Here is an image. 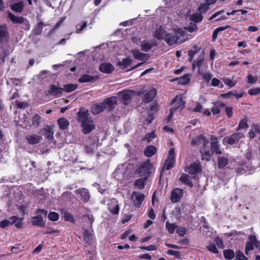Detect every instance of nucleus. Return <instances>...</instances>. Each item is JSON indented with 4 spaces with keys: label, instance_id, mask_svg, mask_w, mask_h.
Masks as SVG:
<instances>
[{
    "label": "nucleus",
    "instance_id": "56",
    "mask_svg": "<svg viewBox=\"0 0 260 260\" xmlns=\"http://www.w3.org/2000/svg\"><path fill=\"white\" fill-rule=\"evenodd\" d=\"M207 249L208 251H211L213 253H217L218 252L215 244H210L207 247Z\"/></svg>",
    "mask_w": 260,
    "mask_h": 260
},
{
    "label": "nucleus",
    "instance_id": "52",
    "mask_svg": "<svg viewBox=\"0 0 260 260\" xmlns=\"http://www.w3.org/2000/svg\"><path fill=\"white\" fill-rule=\"evenodd\" d=\"M175 160L167 159L166 162V165L163 169L169 170L172 169L174 165Z\"/></svg>",
    "mask_w": 260,
    "mask_h": 260
},
{
    "label": "nucleus",
    "instance_id": "59",
    "mask_svg": "<svg viewBox=\"0 0 260 260\" xmlns=\"http://www.w3.org/2000/svg\"><path fill=\"white\" fill-rule=\"evenodd\" d=\"M155 138V134L153 132L146 135L145 139L149 142L152 141Z\"/></svg>",
    "mask_w": 260,
    "mask_h": 260
},
{
    "label": "nucleus",
    "instance_id": "31",
    "mask_svg": "<svg viewBox=\"0 0 260 260\" xmlns=\"http://www.w3.org/2000/svg\"><path fill=\"white\" fill-rule=\"evenodd\" d=\"M131 63L132 59L129 57H126L121 61H119L118 64L120 68L124 69L127 68Z\"/></svg>",
    "mask_w": 260,
    "mask_h": 260
},
{
    "label": "nucleus",
    "instance_id": "10",
    "mask_svg": "<svg viewBox=\"0 0 260 260\" xmlns=\"http://www.w3.org/2000/svg\"><path fill=\"white\" fill-rule=\"evenodd\" d=\"M8 17L13 23H25L27 25V29L30 28V25L28 21L22 16H17L11 12L8 13Z\"/></svg>",
    "mask_w": 260,
    "mask_h": 260
},
{
    "label": "nucleus",
    "instance_id": "8",
    "mask_svg": "<svg viewBox=\"0 0 260 260\" xmlns=\"http://www.w3.org/2000/svg\"><path fill=\"white\" fill-rule=\"evenodd\" d=\"M185 104L186 103L183 100L181 95H177L171 102L172 107L171 109V112L172 113L173 111L178 109H183Z\"/></svg>",
    "mask_w": 260,
    "mask_h": 260
},
{
    "label": "nucleus",
    "instance_id": "39",
    "mask_svg": "<svg viewBox=\"0 0 260 260\" xmlns=\"http://www.w3.org/2000/svg\"><path fill=\"white\" fill-rule=\"evenodd\" d=\"M78 85L75 84H68L63 86V91L71 92L77 89Z\"/></svg>",
    "mask_w": 260,
    "mask_h": 260
},
{
    "label": "nucleus",
    "instance_id": "63",
    "mask_svg": "<svg viewBox=\"0 0 260 260\" xmlns=\"http://www.w3.org/2000/svg\"><path fill=\"white\" fill-rule=\"evenodd\" d=\"M168 159L175 160V151L174 148H171L170 150Z\"/></svg>",
    "mask_w": 260,
    "mask_h": 260
},
{
    "label": "nucleus",
    "instance_id": "29",
    "mask_svg": "<svg viewBox=\"0 0 260 260\" xmlns=\"http://www.w3.org/2000/svg\"><path fill=\"white\" fill-rule=\"evenodd\" d=\"M155 44L151 42L144 40L141 44V50L147 52L151 49L153 46H155Z\"/></svg>",
    "mask_w": 260,
    "mask_h": 260
},
{
    "label": "nucleus",
    "instance_id": "35",
    "mask_svg": "<svg viewBox=\"0 0 260 260\" xmlns=\"http://www.w3.org/2000/svg\"><path fill=\"white\" fill-rule=\"evenodd\" d=\"M198 72L203 79L207 82H209L213 77V75L209 72L201 71L200 70H198Z\"/></svg>",
    "mask_w": 260,
    "mask_h": 260
},
{
    "label": "nucleus",
    "instance_id": "46",
    "mask_svg": "<svg viewBox=\"0 0 260 260\" xmlns=\"http://www.w3.org/2000/svg\"><path fill=\"white\" fill-rule=\"evenodd\" d=\"M248 126H249L247 123V120L246 119H243L240 121L237 129L238 131L242 129H246Z\"/></svg>",
    "mask_w": 260,
    "mask_h": 260
},
{
    "label": "nucleus",
    "instance_id": "38",
    "mask_svg": "<svg viewBox=\"0 0 260 260\" xmlns=\"http://www.w3.org/2000/svg\"><path fill=\"white\" fill-rule=\"evenodd\" d=\"M88 25V23L86 21H82L81 23L78 24L76 27V33L80 34L82 31Z\"/></svg>",
    "mask_w": 260,
    "mask_h": 260
},
{
    "label": "nucleus",
    "instance_id": "27",
    "mask_svg": "<svg viewBox=\"0 0 260 260\" xmlns=\"http://www.w3.org/2000/svg\"><path fill=\"white\" fill-rule=\"evenodd\" d=\"M44 131L45 136L48 140H50L53 139L54 131L52 126L47 125L44 128Z\"/></svg>",
    "mask_w": 260,
    "mask_h": 260
},
{
    "label": "nucleus",
    "instance_id": "40",
    "mask_svg": "<svg viewBox=\"0 0 260 260\" xmlns=\"http://www.w3.org/2000/svg\"><path fill=\"white\" fill-rule=\"evenodd\" d=\"M228 163V159L225 157L219 156L218 158V167L219 169L224 167Z\"/></svg>",
    "mask_w": 260,
    "mask_h": 260
},
{
    "label": "nucleus",
    "instance_id": "20",
    "mask_svg": "<svg viewBox=\"0 0 260 260\" xmlns=\"http://www.w3.org/2000/svg\"><path fill=\"white\" fill-rule=\"evenodd\" d=\"M105 110L103 102L100 103L94 104L91 108V112L96 115Z\"/></svg>",
    "mask_w": 260,
    "mask_h": 260
},
{
    "label": "nucleus",
    "instance_id": "61",
    "mask_svg": "<svg viewBox=\"0 0 260 260\" xmlns=\"http://www.w3.org/2000/svg\"><path fill=\"white\" fill-rule=\"evenodd\" d=\"M257 81V78L256 77H254L251 75L249 74L247 76V82L251 84H254L256 83Z\"/></svg>",
    "mask_w": 260,
    "mask_h": 260
},
{
    "label": "nucleus",
    "instance_id": "19",
    "mask_svg": "<svg viewBox=\"0 0 260 260\" xmlns=\"http://www.w3.org/2000/svg\"><path fill=\"white\" fill-rule=\"evenodd\" d=\"M114 70V67L110 63H102L99 67V70L104 73L110 74Z\"/></svg>",
    "mask_w": 260,
    "mask_h": 260
},
{
    "label": "nucleus",
    "instance_id": "37",
    "mask_svg": "<svg viewBox=\"0 0 260 260\" xmlns=\"http://www.w3.org/2000/svg\"><path fill=\"white\" fill-rule=\"evenodd\" d=\"M202 14L199 11L193 13L190 17V19L193 21L197 23L201 22L203 19Z\"/></svg>",
    "mask_w": 260,
    "mask_h": 260
},
{
    "label": "nucleus",
    "instance_id": "25",
    "mask_svg": "<svg viewBox=\"0 0 260 260\" xmlns=\"http://www.w3.org/2000/svg\"><path fill=\"white\" fill-rule=\"evenodd\" d=\"M179 180L182 183L189 186V187H192L193 186V183L191 181V178L188 175L186 174H182L181 177L179 178Z\"/></svg>",
    "mask_w": 260,
    "mask_h": 260
},
{
    "label": "nucleus",
    "instance_id": "32",
    "mask_svg": "<svg viewBox=\"0 0 260 260\" xmlns=\"http://www.w3.org/2000/svg\"><path fill=\"white\" fill-rule=\"evenodd\" d=\"M57 123L59 125V128L62 130L67 129L69 124L68 120L64 118H59L57 120Z\"/></svg>",
    "mask_w": 260,
    "mask_h": 260
},
{
    "label": "nucleus",
    "instance_id": "4",
    "mask_svg": "<svg viewBox=\"0 0 260 260\" xmlns=\"http://www.w3.org/2000/svg\"><path fill=\"white\" fill-rule=\"evenodd\" d=\"M152 165L150 164L149 160L141 164L138 168L137 173L142 177L144 178L148 177L151 172L152 169Z\"/></svg>",
    "mask_w": 260,
    "mask_h": 260
},
{
    "label": "nucleus",
    "instance_id": "44",
    "mask_svg": "<svg viewBox=\"0 0 260 260\" xmlns=\"http://www.w3.org/2000/svg\"><path fill=\"white\" fill-rule=\"evenodd\" d=\"M224 257L226 259H231L235 256L234 251L231 249L224 250L223 251Z\"/></svg>",
    "mask_w": 260,
    "mask_h": 260
},
{
    "label": "nucleus",
    "instance_id": "30",
    "mask_svg": "<svg viewBox=\"0 0 260 260\" xmlns=\"http://www.w3.org/2000/svg\"><path fill=\"white\" fill-rule=\"evenodd\" d=\"M32 224L41 227L44 226L45 224L43 218L40 215L35 216L32 219Z\"/></svg>",
    "mask_w": 260,
    "mask_h": 260
},
{
    "label": "nucleus",
    "instance_id": "42",
    "mask_svg": "<svg viewBox=\"0 0 260 260\" xmlns=\"http://www.w3.org/2000/svg\"><path fill=\"white\" fill-rule=\"evenodd\" d=\"M44 26V25L43 22L40 21L38 22L37 26L33 29L34 34L36 35H40L42 31Z\"/></svg>",
    "mask_w": 260,
    "mask_h": 260
},
{
    "label": "nucleus",
    "instance_id": "49",
    "mask_svg": "<svg viewBox=\"0 0 260 260\" xmlns=\"http://www.w3.org/2000/svg\"><path fill=\"white\" fill-rule=\"evenodd\" d=\"M190 81V78L188 74L184 75L181 78L179 79L178 82L181 84H186Z\"/></svg>",
    "mask_w": 260,
    "mask_h": 260
},
{
    "label": "nucleus",
    "instance_id": "5",
    "mask_svg": "<svg viewBox=\"0 0 260 260\" xmlns=\"http://www.w3.org/2000/svg\"><path fill=\"white\" fill-rule=\"evenodd\" d=\"M186 172H188L192 176L193 178H198L201 175L202 168L199 162H193L185 169Z\"/></svg>",
    "mask_w": 260,
    "mask_h": 260
},
{
    "label": "nucleus",
    "instance_id": "23",
    "mask_svg": "<svg viewBox=\"0 0 260 260\" xmlns=\"http://www.w3.org/2000/svg\"><path fill=\"white\" fill-rule=\"evenodd\" d=\"M84 240L88 244H91L94 241V236L93 231H90L84 230Z\"/></svg>",
    "mask_w": 260,
    "mask_h": 260
},
{
    "label": "nucleus",
    "instance_id": "50",
    "mask_svg": "<svg viewBox=\"0 0 260 260\" xmlns=\"http://www.w3.org/2000/svg\"><path fill=\"white\" fill-rule=\"evenodd\" d=\"M7 52L4 48H0V62L3 63L5 61V58L8 55Z\"/></svg>",
    "mask_w": 260,
    "mask_h": 260
},
{
    "label": "nucleus",
    "instance_id": "53",
    "mask_svg": "<svg viewBox=\"0 0 260 260\" xmlns=\"http://www.w3.org/2000/svg\"><path fill=\"white\" fill-rule=\"evenodd\" d=\"M248 93L250 95H256L260 93V88L256 87L255 88L250 89Z\"/></svg>",
    "mask_w": 260,
    "mask_h": 260
},
{
    "label": "nucleus",
    "instance_id": "41",
    "mask_svg": "<svg viewBox=\"0 0 260 260\" xmlns=\"http://www.w3.org/2000/svg\"><path fill=\"white\" fill-rule=\"evenodd\" d=\"M204 59V55H201L200 58L198 60H194L192 65V69L194 70L197 66L199 69L202 66Z\"/></svg>",
    "mask_w": 260,
    "mask_h": 260
},
{
    "label": "nucleus",
    "instance_id": "1",
    "mask_svg": "<svg viewBox=\"0 0 260 260\" xmlns=\"http://www.w3.org/2000/svg\"><path fill=\"white\" fill-rule=\"evenodd\" d=\"M78 120L81 122L83 128V133L84 134L90 133L95 128V124L92 118L89 117L87 110L80 109L78 112Z\"/></svg>",
    "mask_w": 260,
    "mask_h": 260
},
{
    "label": "nucleus",
    "instance_id": "62",
    "mask_svg": "<svg viewBox=\"0 0 260 260\" xmlns=\"http://www.w3.org/2000/svg\"><path fill=\"white\" fill-rule=\"evenodd\" d=\"M136 18H134L133 19H129L128 20L123 21L120 24V25L123 26L131 25L133 24V20H136Z\"/></svg>",
    "mask_w": 260,
    "mask_h": 260
},
{
    "label": "nucleus",
    "instance_id": "18",
    "mask_svg": "<svg viewBox=\"0 0 260 260\" xmlns=\"http://www.w3.org/2000/svg\"><path fill=\"white\" fill-rule=\"evenodd\" d=\"M99 78L98 76H91L88 74H83L78 79L80 83L94 82Z\"/></svg>",
    "mask_w": 260,
    "mask_h": 260
},
{
    "label": "nucleus",
    "instance_id": "45",
    "mask_svg": "<svg viewBox=\"0 0 260 260\" xmlns=\"http://www.w3.org/2000/svg\"><path fill=\"white\" fill-rule=\"evenodd\" d=\"M166 228L167 229L169 233L172 234L174 233L176 226L175 224L170 223L169 221H167L166 223Z\"/></svg>",
    "mask_w": 260,
    "mask_h": 260
},
{
    "label": "nucleus",
    "instance_id": "12",
    "mask_svg": "<svg viewBox=\"0 0 260 260\" xmlns=\"http://www.w3.org/2000/svg\"><path fill=\"white\" fill-rule=\"evenodd\" d=\"M77 194L80 195V200L85 203L88 202L90 199V195L89 191L85 188H81L75 190Z\"/></svg>",
    "mask_w": 260,
    "mask_h": 260
},
{
    "label": "nucleus",
    "instance_id": "58",
    "mask_svg": "<svg viewBox=\"0 0 260 260\" xmlns=\"http://www.w3.org/2000/svg\"><path fill=\"white\" fill-rule=\"evenodd\" d=\"M215 244L218 246V248H223L224 246H223V242H222V240L219 237H216L215 239Z\"/></svg>",
    "mask_w": 260,
    "mask_h": 260
},
{
    "label": "nucleus",
    "instance_id": "55",
    "mask_svg": "<svg viewBox=\"0 0 260 260\" xmlns=\"http://www.w3.org/2000/svg\"><path fill=\"white\" fill-rule=\"evenodd\" d=\"M194 48L196 49L195 51L190 50L188 51V55L189 56L188 61L191 62L193 60V57L195 54L198 52L197 47L196 46H194Z\"/></svg>",
    "mask_w": 260,
    "mask_h": 260
},
{
    "label": "nucleus",
    "instance_id": "26",
    "mask_svg": "<svg viewBox=\"0 0 260 260\" xmlns=\"http://www.w3.org/2000/svg\"><path fill=\"white\" fill-rule=\"evenodd\" d=\"M24 6L23 2L21 1L12 4L11 6V9L17 13H21L23 10Z\"/></svg>",
    "mask_w": 260,
    "mask_h": 260
},
{
    "label": "nucleus",
    "instance_id": "24",
    "mask_svg": "<svg viewBox=\"0 0 260 260\" xmlns=\"http://www.w3.org/2000/svg\"><path fill=\"white\" fill-rule=\"evenodd\" d=\"M166 34V30L161 26L154 31L153 36L157 40H164Z\"/></svg>",
    "mask_w": 260,
    "mask_h": 260
},
{
    "label": "nucleus",
    "instance_id": "15",
    "mask_svg": "<svg viewBox=\"0 0 260 260\" xmlns=\"http://www.w3.org/2000/svg\"><path fill=\"white\" fill-rule=\"evenodd\" d=\"M103 103L105 107V110L110 111L113 109L116 106L117 104V99L115 96H112L106 99L103 102Z\"/></svg>",
    "mask_w": 260,
    "mask_h": 260
},
{
    "label": "nucleus",
    "instance_id": "9",
    "mask_svg": "<svg viewBox=\"0 0 260 260\" xmlns=\"http://www.w3.org/2000/svg\"><path fill=\"white\" fill-rule=\"evenodd\" d=\"M248 239L249 241L246 242L245 246V251L246 254H248L249 251L253 250L254 246L257 247L259 245V242L255 236L250 235Z\"/></svg>",
    "mask_w": 260,
    "mask_h": 260
},
{
    "label": "nucleus",
    "instance_id": "11",
    "mask_svg": "<svg viewBox=\"0 0 260 260\" xmlns=\"http://www.w3.org/2000/svg\"><path fill=\"white\" fill-rule=\"evenodd\" d=\"M144 195L139 192L134 191L131 196V199L134 205L137 208L140 207L144 199Z\"/></svg>",
    "mask_w": 260,
    "mask_h": 260
},
{
    "label": "nucleus",
    "instance_id": "3",
    "mask_svg": "<svg viewBox=\"0 0 260 260\" xmlns=\"http://www.w3.org/2000/svg\"><path fill=\"white\" fill-rule=\"evenodd\" d=\"M186 39L185 31L182 28L175 29L174 33H167L164 38L165 42L169 45H173L176 43L181 44Z\"/></svg>",
    "mask_w": 260,
    "mask_h": 260
},
{
    "label": "nucleus",
    "instance_id": "34",
    "mask_svg": "<svg viewBox=\"0 0 260 260\" xmlns=\"http://www.w3.org/2000/svg\"><path fill=\"white\" fill-rule=\"evenodd\" d=\"M134 57L141 60H145L147 58V54L141 52L139 50H134L133 52Z\"/></svg>",
    "mask_w": 260,
    "mask_h": 260
},
{
    "label": "nucleus",
    "instance_id": "14",
    "mask_svg": "<svg viewBox=\"0 0 260 260\" xmlns=\"http://www.w3.org/2000/svg\"><path fill=\"white\" fill-rule=\"evenodd\" d=\"M183 190L179 188H174L171 194L170 199L173 203H177L183 196Z\"/></svg>",
    "mask_w": 260,
    "mask_h": 260
},
{
    "label": "nucleus",
    "instance_id": "17",
    "mask_svg": "<svg viewBox=\"0 0 260 260\" xmlns=\"http://www.w3.org/2000/svg\"><path fill=\"white\" fill-rule=\"evenodd\" d=\"M108 207L110 212L113 214H117L118 213L119 207L118 204V201L116 199H112L110 200L108 204Z\"/></svg>",
    "mask_w": 260,
    "mask_h": 260
},
{
    "label": "nucleus",
    "instance_id": "64",
    "mask_svg": "<svg viewBox=\"0 0 260 260\" xmlns=\"http://www.w3.org/2000/svg\"><path fill=\"white\" fill-rule=\"evenodd\" d=\"M176 232L179 236H183L185 235L186 230H185V228H184L183 227H181V228L177 229Z\"/></svg>",
    "mask_w": 260,
    "mask_h": 260
},
{
    "label": "nucleus",
    "instance_id": "48",
    "mask_svg": "<svg viewBox=\"0 0 260 260\" xmlns=\"http://www.w3.org/2000/svg\"><path fill=\"white\" fill-rule=\"evenodd\" d=\"M48 218L51 221H57L59 218V214L55 212H51L48 214Z\"/></svg>",
    "mask_w": 260,
    "mask_h": 260
},
{
    "label": "nucleus",
    "instance_id": "7",
    "mask_svg": "<svg viewBox=\"0 0 260 260\" xmlns=\"http://www.w3.org/2000/svg\"><path fill=\"white\" fill-rule=\"evenodd\" d=\"M134 90H127L118 93L121 102L124 105H128L131 102L132 96L135 94Z\"/></svg>",
    "mask_w": 260,
    "mask_h": 260
},
{
    "label": "nucleus",
    "instance_id": "28",
    "mask_svg": "<svg viewBox=\"0 0 260 260\" xmlns=\"http://www.w3.org/2000/svg\"><path fill=\"white\" fill-rule=\"evenodd\" d=\"M8 39V33L7 31L6 26H0V41L6 42Z\"/></svg>",
    "mask_w": 260,
    "mask_h": 260
},
{
    "label": "nucleus",
    "instance_id": "60",
    "mask_svg": "<svg viewBox=\"0 0 260 260\" xmlns=\"http://www.w3.org/2000/svg\"><path fill=\"white\" fill-rule=\"evenodd\" d=\"M95 146L94 144H90L88 146H86L85 147L86 152L87 153H93L94 152V149Z\"/></svg>",
    "mask_w": 260,
    "mask_h": 260
},
{
    "label": "nucleus",
    "instance_id": "16",
    "mask_svg": "<svg viewBox=\"0 0 260 260\" xmlns=\"http://www.w3.org/2000/svg\"><path fill=\"white\" fill-rule=\"evenodd\" d=\"M63 89L61 87H57L54 85H51L48 90V93L55 97H60L61 96Z\"/></svg>",
    "mask_w": 260,
    "mask_h": 260
},
{
    "label": "nucleus",
    "instance_id": "47",
    "mask_svg": "<svg viewBox=\"0 0 260 260\" xmlns=\"http://www.w3.org/2000/svg\"><path fill=\"white\" fill-rule=\"evenodd\" d=\"M222 80L226 85L230 87L234 86L236 84V81H232L231 79L227 78H223L222 79Z\"/></svg>",
    "mask_w": 260,
    "mask_h": 260
},
{
    "label": "nucleus",
    "instance_id": "43",
    "mask_svg": "<svg viewBox=\"0 0 260 260\" xmlns=\"http://www.w3.org/2000/svg\"><path fill=\"white\" fill-rule=\"evenodd\" d=\"M146 178H140L136 180L135 181L134 184L137 186L139 189H142L144 188L145 185V179Z\"/></svg>",
    "mask_w": 260,
    "mask_h": 260
},
{
    "label": "nucleus",
    "instance_id": "6",
    "mask_svg": "<svg viewBox=\"0 0 260 260\" xmlns=\"http://www.w3.org/2000/svg\"><path fill=\"white\" fill-rule=\"evenodd\" d=\"M244 137V135L242 133H235L230 137H225L222 140V143L224 145H233L237 143L241 139Z\"/></svg>",
    "mask_w": 260,
    "mask_h": 260
},
{
    "label": "nucleus",
    "instance_id": "36",
    "mask_svg": "<svg viewBox=\"0 0 260 260\" xmlns=\"http://www.w3.org/2000/svg\"><path fill=\"white\" fill-rule=\"evenodd\" d=\"M41 117L39 115L36 114L32 118V126L34 127H38L41 123Z\"/></svg>",
    "mask_w": 260,
    "mask_h": 260
},
{
    "label": "nucleus",
    "instance_id": "21",
    "mask_svg": "<svg viewBox=\"0 0 260 260\" xmlns=\"http://www.w3.org/2000/svg\"><path fill=\"white\" fill-rule=\"evenodd\" d=\"M27 142L30 144H36L41 142L42 137L37 134L28 135L26 136Z\"/></svg>",
    "mask_w": 260,
    "mask_h": 260
},
{
    "label": "nucleus",
    "instance_id": "33",
    "mask_svg": "<svg viewBox=\"0 0 260 260\" xmlns=\"http://www.w3.org/2000/svg\"><path fill=\"white\" fill-rule=\"evenodd\" d=\"M156 151V148L153 146H147L144 150V154L147 157H151L154 155Z\"/></svg>",
    "mask_w": 260,
    "mask_h": 260
},
{
    "label": "nucleus",
    "instance_id": "57",
    "mask_svg": "<svg viewBox=\"0 0 260 260\" xmlns=\"http://www.w3.org/2000/svg\"><path fill=\"white\" fill-rule=\"evenodd\" d=\"M236 258L238 260H247V258L244 255V254L238 251L236 252Z\"/></svg>",
    "mask_w": 260,
    "mask_h": 260
},
{
    "label": "nucleus",
    "instance_id": "54",
    "mask_svg": "<svg viewBox=\"0 0 260 260\" xmlns=\"http://www.w3.org/2000/svg\"><path fill=\"white\" fill-rule=\"evenodd\" d=\"M211 85L213 86H219L220 88H222L223 86L222 83L220 84L219 80L215 78L212 79Z\"/></svg>",
    "mask_w": 260,
    "mask_h": 260
},
{
    "label": "nucleus",
    "instance_id": "2",
    "mask_svg": "<svg viewBox=\"0 0 260 260\" xmlns=\"http://www.w3.org/2000/svg\"><path fill=\"white\" fill-rule=\"evenodd\" d=\"M209 141L203 135L199 136L196 139H193L191 141V145H201V153L203 155L202 159L209 160L210 158L211 152L208 146Z\"/></svg>",
    "mask_w": 260,
    "mask_h": 260
},
{
    "label": "nucleus",
    "instance_id": "13",
    "mask_svg": "<svg viewBox=\"0 0 260 260\" xmlns=\"http://www.w3.org/2000/svg\"><path fill=\"white\" fill-rule=\"evenodd\" d=\"M210 151L211 152L210 155L213 153H215L216 154H220L222 153L217 141V138L214 136L211 137V150Z\"/></svg>",
    "mask_w": 260,
    "mask_h": 260
},
{
    "label": "nucleus",
    "instance_id": "51",
    "mask_svg": "<svg viewBox=\"0 0 260 260\" xmlns=\"http://www.w3.org/2000/svg\"><path fill=\"white\" fill-rule=\"evenodd\" d=\"M209 9V6L204 3L202 4L198 9V10L201 13H205Z\"/></svg>",
    "mask_w": 260,
    "mask_h": 260
},
{
    "label": "nucleus",
    "instance_id": "22",
    "mask_svg": "<svg viewBox=\"0 0 260 260\" xmlns=\"http://www.w3.org/2000/svg\"><path fill=\"white\" fill-rule=\"evenodd\" d=\"M156 90L153 88L145 93L143 98V101L145 103L151 102L156 96Z\"/></svg>",
    "mask_w": 260,
    "mask_h": 260
}]
</instances>
